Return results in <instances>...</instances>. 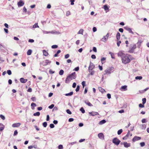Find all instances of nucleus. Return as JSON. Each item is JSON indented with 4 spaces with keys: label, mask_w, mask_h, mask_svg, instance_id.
<instances>
[{
    "label": "nucleus",
    "mask_w": 149,
    "mask_h": 149,
    "mask_svg": "<svg viewBox=\"0 0 149 149\" xmlns=\"http://www.w3.org/2000/svg\"><path fill=\"white\" fill-rule=\"evenodd\" d=\"M118 56L121 58L123 63L126 64L129 63L131 61L134 60V58L131 55L128 54H125L123 51H120L117 54Z\"/></svg>",
    "instance_id": "1"
},
{
    "label": "nucleus",
    "mask_w": 149,
    "mask_h": 149,
    "mask_svg": "<svg viewBox=\"0 0 149 149\" xmlns=\"http://www.w3.org/2000/svg\"><path fill=\"white\" fill-rule=\"evenodd\" d=\"M120 142V141L116 137L114 138L112 140V143L116 146H118Z\"/></svg>",
    "instance_id": "2"
},
{
    "label": "nucleus",
    "mask_w": 149,
    "mask_h": 149,
    "mask_svg": "<svg viewBox=\"0 0 149 149\" xmlns=\"http://www.w3.org/2000/svg\"><path fill=\"white\" fill-rule=\"evenodd\" d=\"M68 77L72 80L76 78V73L74 72L72 73L71 74H70L68 76Z\"/></svg>",
    "instance_id": "3"
},
{
    "label": "nucleus",
    "mask_w": 149,
    "mask_h": 149,
    "mask_svg": "<svg viewBox=\"0 0 149 149\" xmlns=\"http://www.w3.org/2000/svg\"><path fill=\"white\" fill-rule=\"evenodd\" d=\"M136 48V46L135 44L133 45L131 47H130L128 52L130 53H133L134 50Z\"/></svg>",
    "instance_id": "4"
},
{
    "label": "nucleus",
    "mask_w": 149,
    "mask_h": 149,
    "mask_svg": "<svg viewBox=\"0 0 149 149\" xmlns=\"http://www.w3.org/2000/svg\"><path fill=\"white\" fill-rule=\"evenodd\" d=\"M132 135V134L130 133V130H128L127 132V133L126 135L124 137H123L122 138L123 140H126L127 139L129 136H131Z\"/></svg>",
    "instance_id": "5"
},
{
    "label": "nucleus",
    "mask_w": 149,
    "mask_h": 149,
    "mask_svg": "<svg viewBox=\"0 0 149 149\" xmlns=\"http://www.w3.org/2000/svg\"><path fill=\"white\" fill-rule=\"evenodd\" d=\"M109 37V33H108L105 36H104L102 38L101 40L104 42H106L107 40Z\"/></svg>",
    "instance_id": "6"
},
{
    "label": "nucleus",
    "mask_w": 149,
    "mask_h": 149,
    "mask_svg": "<svg viewBox=\"0 0 149 149\" xmlns=\"http://www.w3.org/2000/svg\"><path fill=\"white\" fill-rule=\"evenodd\" d=\"M121 145H123L125 147L127 148L130 147L131 146L130 143H127V142H121L120 143Z\"/></svg>",
    "instance_id": "7"
},
{
    "label": "nucleus",
    "mask_w": 149,
    "mask_h": 149,
    "mask_svg": "<svg viewBox=\"0 0 149 149\" xmlns=\"http://www.w3.org/2000/svg\"><path fill=\"white\" fill-rule=\"evenodd\" d=\"M95 66L94 65L93 63L90 62L88 67V70H93L95 68Z\"/></svg>",
    "instance_id": "8"
},
{
    "label": "nucleus",
    "mask_w": 149,
    "mask_h": 149,
    "mask_svg": "<svg viewBox=\"0 0 149 149\" xmlns=\"http://www.w3.org/2000/svg\"><path fill=\"white\" fill-rule=\"evenodd\" d=\"M124 29L127 31H128L130 33H131L132 34H134V32L132 31L131 29L128 27L127 26L124 27Z\"/></svg>",
    "instance_id": "9"
},
{
    "label": "nucleus",
    "mask_w": 149,
    "mask_h": 149,
    "mask_svg": "<svg viewBox=\"0 0 149 149\" xmlns=\"http://www.w3.org/2000/svg\"><path fill=\"white\" fill-rule=\"evenodd\" d=\"M90 116H95L99 115V113L97 112L92 111V112H89V113Z\"/></svg>",
    "instance_id": "10"
},
{
    "label": "nucleus",
    "mask_w": 149,
    "mask_h": 149,
    "mask_svg": "<svg viewBox=\"0 0 149 149\" xmlns=\"http://www.w3.org/2000/svg\"><path fill=\"white\" fill-rule=\"evenodd\" d=\"M24 2L22 0H20L17 3V5L18 7H20L23 6L24 5Z\"/></svg>",
    "instance_id": "11"
},
{
    "label": "nucleus",
    "mask_w": 149,
    "mask_h": 149,
    "mask_svg": "<svg viewBox=\"0 0 149 149\" xmlns=\"http://www.w3.org/2000/svg\"><path fill=\"white\" fill-rule=\"evenodd\" d=\"M98 136L100 139L103 140L104 139V136L102 133H99L98 134Z\"/></svg>",
    "instance_id": "12"
},
{
    "label": "nucleus",
    "mask_w": 149,
    "mask_h": 149,
    "mask_svg": "<svg viewBox=\"0 0 149 149\" xmlns=\"http://www.w3.org/2000/svg\"><path fill=\"white\" fill-rule=\"evenodd\" d=\"M127 86L126 85L123 86L121 87L120 90L122 91H125L127 90Z\"/></svg>",
    "instance_id": "13"
},
{
    "label": "nucleus",
    "mask_w": 149,
    "mask_h": 149,
    "mask_svg": "<svg viewBox=\"0 0 149 149\" xmlns=\"http://www.w3.org/2000/svg\"><path fill=\"white\" fill-rule=\"evenodd\" d=\"M141 138L140 137L135 136L132 139V141L133 142H134L136 141L139 140L141 139Z\"/></svg>",
    "instance_id": "14"
},
{
    "label": "nucleus",
    "mask_w": 149,
    "mask_h": 149,
    "mask_svg": "<svg viewBox=\"0 0 149 149\" xmlns=\"http://www.w3.org/2000/svg\"><path fill=\"white\" fill-rule=\"evenodd\" d=\"M21 125V124L20 123H15L13 124L12 125V126L13 127H18Z\"/></svg>",
    "instance_id": "15"
},
{
    "label": "nucleus",
    "mask_w": 149,
    "mask_h": 149,
    "mask_svg": "<svg viewBox=\"0 0 149 149\" xmlns=\"http://www.w3.org/2000/svg\"><path fill=\"white\" fill-rule=\"evenodd\" d=\"M20 81L21 82L23 83H24L27 81V79H24L23 78H21L20 79Z\"/></svg>",
    "instance_id": "16"
},
{
    "label": "nucleus",
    "mask_w": 149,
    "mask_h": 149,
    "mask_svg": "<svg viewBox=\"0 0 149 149\" xmlns=\"http://www.w3.org/2000/svg\"><path fill=\"white\" fill-rule=\"evenodd\" d=\"M103 8L106 11V12H108L109 10V8L107 5H104Z\"/></svg>",
    "instance_id": "17"
},
{
    "label": "nucleus",
    "mask_w": 149,
    "mask_h": 149,
    "mask_svg": "<svg viewBox=\"0 0 149 149\" xmlns=\"http://www.w3.org/2000/svg\"><path fill=\"white\" fill-rule=\"evenodd\" d=\"M5 127L4 125L1 123H0V131H2Z\"/></svg>",
    "instance_id": "18"
},
{
    "label": "nucleus",
    "mask_w": 149,
    "mask_h": 149,
    "mask_svg": "<svg viewBox=\"0 0 149 149\" xmlns=\"http://www.w3.org/2000/svg\"><path fill=\"white\" fill-rule=\"evenodd\" d=\"M42 52L43 53V55L45 56H47L49 55V53L48 52L45 50H42Z\"/></svg>",
    "instance_id": "19"
},
{
    "label": "nucleus",
    "mask_w": 149,
    "mask_h": 149,
    "mask_svg": "<svg viewBox=\"0 0 149 149\" xmlns=\"http://www.w3.org/2000/svg\"><path fill=\"white\" fill-rule=\"evenodd\" d=\"M36 106V104L34 103H32L31 104V109L33 110L35 109V107Z\"/></svg>",
    "instance_id": "20"
},
{
    "label": "nucleus",
    "mask_w": 149,
    "mask_h": 149,
    "mask_svg": "<svg viewBox=\"0 0 149 149\" xmlns=\"http://www.w3.org/2000/svg\"><path fill=\"white\" fill-rule=\"evenodd\" d=\"M120 34L119 32H118L116 33V38L117 40H119L120 38Z\"/></svg>",
    "instance_id": "21"
},
{
    "label": "nucleus",
    "mask_w": 149,
    "mask_h": 149,
    "mask_svg": "<svg viewBox=\"0 0 149 149\" xmlns=\"http://www.w3.org/2000/svg\"><path fill=\"white\" fill-rule=\"evenodd\" d=\"M71 80L68 77H67L65 80V82L66 83H68Z\"/></svg>",
    "instance_id": "22"
},
{
    "label": "nucleus",
    "mask_w": 149,
    "mask_h": 149,
    "mask_svg": "<svg viewBox=\"0 0 149 149\" xmlns=\"http://www.w3.org/2000/svg\"><path fill=\"white\" fill-rule=\"evenodd\" d=\"M99 91L102 93H104L106 92L105 90L101 87H99Z\"/></svg>",
    "instance_id": "23"
},
{
    "label": "nucleus",
    "mask_w": 149,
    "mask_h": 149,
    "mask_svg": "<svg viewBox=\"0 0 149 149\" xmlns=\"http://www.w3.org/2000/svg\"><path fill=\"white\" fill-rule=\"evenodd\" d=\"M105 72L106 74H110L111 73V70L110 68L107 69L105 70Z\"/></svg>",
    "instance_id": "24"
},
{
    "label": "nucleus",
    "mask_w": 149,
    "mask_h": 149,
    "mask_svg": "<svg viewBox=\"0 0 149 149\" xmlns=\"http://www.w3.org/2000/svg\"><path fill=\"white\" fill-rule=\"evenodd\" d=\"M51 63V61L49 60L46 59L45 60V65H46L49 64H50Z\"/></svg>",
    "instance_id": "25"
},
{
    "label": "nucleus",
    "mask_w": 149,
    "mask_h": 149,
    "mask_svg": "<svg viewBox=\"0 0 149 149\" xmlns=\"http://www.w3.org/2000/svg\"><path fill=\"white\" fill-rule=\"evenodd\" d=\"M109 54H110L112 58L113 59L115 58V56L114 54L112 52H109Z\"/></svg>",
    "instance_id": "26"
},
{
    "label": "nucleus",
    "mask_w": 149,
    "mask_h": 149,
    "mask_svg": "<svg viewBox=\"0 0 149 149\" xmlns=\"http://www.w3.org/2000/svg\"><path fill=\"white\" fill-rule=\"evenodd\" d=\"M61 52V51L60 50H58L57 52H56V53L54 55V57H56L58 56V54L60 53Z\"/></svg>",
    "instance_id": "27"
},
{
    "label": "nucleus",
    "mask_w": 149,
    "mask_h": 149,
    "mask_svg": "<svg viewBox=\"0 0 149 149\" xmlns=\"http://www.w3.org/2000/svg\"><path fill=\"white\" fill-rule=\"evenodd\" d=\"M142 42L141 40H139L138 41V42L137 43V44L138 45V47H140Z\"/></svg>",
    "instance_id": "28"
},
{
    "label": "nucleus",
    "mask_w": 149,
    "mask_h": 149,
    "mask_svg": "<svg viewBox=\"0 0 149 149\" xmlns=\"http://www.w3.org/2000/svg\"><path fill=\"white\" fill-rule=\"evenodd\" d=\"M73 93L72 92H71L69 93L65 94V95L66 96H70L73 94Z\"/></svg>",
    "instance_id": "29"
},
{
    "label": "nucleus",
    "mask_w": 149,
    "mask_h": 149,
    "mask_svg": "<svg viewBox=\"0 0 149 149\" xmlns=\"http://www.w3.org/2000/svg\"><path fill=\"white\" fill-rule=\"evenodd\" d=\"M32 52V51L31 49H29L27 52V54L28 55H30Z\"/></svg>",
    "instance_id": "30"
},
{
    "label": "nucleus",
    "mask_w": 149,
    "mask_h": 149,
    "mask_svg": "<svg viewBox=\"0 0 149 149\" xmlns=\"http://www.w3.org/2000/svg\"><path fill=\"white\" fill-rule=\"evenodd\" d=\"M85 103L87 105H88L89 106L91 107V106H93V105L90 102H89V101H87V102L85 101Z\"/></svg>",
    "instance_id": "31"
},
{
    "label": "nucleus",
    "mask_w": 149,
    "mask_h": 149,
    "mask_svg": "<svg viewBox=\"0 0 149 149\" xmlns=\"http://www.w3.org/2000/svg\"><path fill=\"white\" fill-rule=\"evenodd\" d=\"M33 28H39V26L38 25V23H36L34 25H33Z\"/></svg>",
    "instance_id": "32"
},
{
    "label": "nucleus",
    "mask_w": 149,
    "mask_h": 149,
    "mask_svg": "<svg viewBox=\"0 0 149 149\" xmlns=\"http://www.w3.org/2000/svg\"><path fill=\"white\" fill-rule=\"evenodd\" d=\"M88 71L91 75H93V74H94L95 73V71L94 70H90Z\"/></svg>",
    "instance_id": "33"
},
{
    "label": "nucleus",
    "mask_w": 149,
    "mask_h": 149,
    "mask_svg": "<svg viewBox=\"0 0 149 149\" xmlns=\"http://www.w3.org/2000/svg\"><path fill=\"white\" fill-rule=\"evenodd\" d=\"M40 112H36V113H34L33 114V115L34 116H40Z\"/></svg>",
    "instance_id": "34"
},
{
    "label": "nucleus",
    "mask_w": 149,
    "mask_h": 149,
    "mask_svg": "<svg viewBox=\"0 0 149 149\" xmlns=\"http://www.w3.org/2000/svg\"><path fill=\"white\" fill-rule=\"evenodd\" d=\"M106 122V121L105 120H103L100 122L99 124L100 125H102L105 123Z\"/></svg>",
    "instance_id": "35"
},
{
    "label": "nucleus",
    "mask_w": 149,
    "mask_h": 149,
    "mask_svg": "<svg viewBox=\"0 0 149 149\" xmlns=\"http://www.w3.org/2000/svg\"><path fill=\"white\" fill-rule=\"evenodd\" d=\"M84 31V30L83 29H80L79 31L78 32V34H81L82 35L83 34V33Z\"/></svg>",
    "instance_id": "36"
},
{
    "label": "nucleus",
    "mask_w": 149,
    "mask_h": 149,
    "mask_svg": "<svg viewBox=\"0 0 149 149\" xmlns=\"http://www.w3.org/2000/svg\"><path fill=\"white\" fill-rule=\"evenodd\" d=\"M117 44L118 47L120 46V44L121 43V41L119 40H117Z\"/></svg>",
    "instance_id": "37"
},
{
    "label": "nucleus",
    "mask_w": 149,
    "mask_h": 149,
    "mask_svg": "<svg viewBox=\"0 0 149 149\" xmlns=\"http://www.w3.org/2000/svg\"><path fill=\"white\" fill-rule=\"evenodd\" d=\"M142 78V77L141 76H137L135 77V79L136 80H141Z\"/></svg>",
    "instance_id": "38"
},
{
    "label": "nucleus",
    "mask_w": 149,
    "mask_h": 149,
    "mask_svg": "<svg viewBox=\"0 0 149 149\" xmlns=\"http://www.w3.org/2000/svg\"><path fill=\"white\" fill-rule=\"evenodd\" d=\"M123 132L122 129H120L117 132V133L118 135H120Z\"/></svg>",
    "instance_id": "39"
},
{
    "label": "nucleus",
    "mask_w": 149,
    "mask_h": 149,
    "mask_svg": "<svg viewBox=\"0 0 149 149\" xmlns=\"http://www.w3.org/2000/svg\"><path fill=\"white\" fill-rule=\"evenodd\" d=\"M86 81H83L81 82V84L83 88L85 86H86Z\"/></svg>",
    "instance_id": "40"
},
{
    "label": "nucleus",
    "mask_w": 149,
    "mask_h": 149,
    "mask_svg": "<svg viewBox=\"0 0 149 149\" xmlns=\"http://www.w3.org/2000/svg\"><path fill=\"white\" fill-rule=\"evenodd\" d=\"M64 71L63 70H61L59 72V74L60 75H62L64 73Z\"/></svg>",
    "instance_id": "41"
},
{
    "label": "nucleus",
    "mask_w": 149,
    "mask_h": 149,
    "mask_svg": "<svg viewBox=\"0 0 149 149\" xmlns=\"http://www.w3.org/2000/svg\"><path fill=\"white\" fill-rule=\"evenodd\" d=\"M142 103L143 104H144L146 102V99L145 98H143L142 100Z\"/></svg>",
    "instance_id": "42"
},
{
    "label": "nucleus",
    "mask_w": 149,
    "mask_h": 149,
    "mask_svg": "<svg viewBox=\"0 0 149 149\" xmlns=\"http://www.w3.org/2000/svg\"><path fill=\"white\" fill-rule=\"evenodd\" d=\"M80 111L81 112L84 113H85V110H84V109L83 108V107H81L80 109Z\"/></svg>",
    "instance_id": "43"
},
{
    "label": "nucleus",
    "mask_w": 149,
    "mask_h": 149,
    "mask_svg": "<svg viewBox=\"0 0 149 149\" xmlns=\"http://www.w3.org/2000/svg\"><path fill=\"white\" fill-rule=\"evenodd\" d=\"M80 89V86L79 85H77V86L76 88V89L75 91L76 92H78Z\"/></svg>",
    "instance_id": "44"
},
{
    "label": "nucleus",
    "mask_w": 149,
    "mask_h": 149,
    "mask_svg": "<svg viewBox=\"0 0 149 149\" xmlns=\"http://www.w3.org/2000/svg\"><path fill=\"white\" fill-rule=\"evenodd\" d=\"M58 46L56 45H53L52 46V49H56L58 47Z\"/></svg>",
    "instance_id": "45"
},
{
    "label": "nucleus",
    "mask_w": 149,
    "mask_h": 149,
    "mask_svg": "<svg viewBox=\"0 0 149 149\" xmlns=\"http://www.w3.org/2000/svg\"><path fill=\"white\" fill-rule=\"evenodd\" d=\"M42 125L43 127H46L47 125V123L46 122H45L43 123Z\"/></svg>",
    "instance_id": "46"
},
{
    "label": "nucleus",
    "mask_w": 149,
    "mask_h": 149,
    "mask_svg": "<svg viewBox=\"0 0 149 149\" xmlns=\"http://www.w3.org/2000/svg\"><path fill=\"white\" fill-rule=\"evenodd\" d=\"M0 117L3 120H4L5 119V116H3L2 115H0Z\"/></svg>",
    "instance_id": "47"
},
{
    "label": "nucleus",
    "mask_w": 149,
    "mask_h": 149,
    "mask_svg": "<svg viewBox=\"0 0 149 149\" xmlns=\"http://www.w3.org/2000/svg\"><path fill=\"white\" fill-rule=\"evenodd\" d=\"M58 148L59 149H63V146L62 145H60L58 146Z\"/></svg>",
    "instance_id": "48"
},
{
    "label": "nucleus",
    "mask_w": 149,
    "mask_h": 149,
    "mask_svg": "<svg viewBox=\"0 0 149 149\" xmlns=\"http://www.w3.org/2000/svg\"><path fill=\"white\" fill-rule=\"evenodd\" d=\"M66 112L68 113L69 114H72L71 112L69 109H67L66 110Z\"/></svg>",
    "instance_id": "49"
},
{
    "label": "nucleus",
    "mask_w": 149,
    "mask_h": 149,
    "mask_svg": "<svg viewBox=\"0 0 149 149\" xmlns=\"http://www.w3.org/2000/svg\"><path fill=\"white\" fill-rule=\"evenodd\" d=\"M7 73L9 75H10L12 74L11 71L10 70H7Z\"/></svg>",
    "instance_id": "50"
},
{
    "label": "nucleus",
    "mask_w": 149,
    "mask_h": 149,
    "mask_svg": "<svg viewBox=\"0 0 149 149\" xmlns=\"http://www.w3.org/2000/svg\"><path fill=\"white\" fill-rule=\"evenodd\" d=\"M54 104H52L50 106H49L48 108L50 109H52L54 107Z\"/></svg>",
    "instance_id": "51"
},
{
    "label": "nucleus",
    "mask_w": 149,
    "mask_h": 149,
    "mask_svg": "<svg viewBox=\"0 0 149 149\" xmlns=\"http://www.w3.org/2000/svg\"><path fill=\"white\" fill-rule=\"evenodd\" d=\"M140 145L141 147H143L145 145V143L144 142H142L140 143Z\"/></svg>",
    "instance_id": "52"
},
{
    "label": "nucleus",
    "mask_w": 149,
    "mask_h": 149,
    "mask_svg": "<svg viewBox=\"0 0 149 149\" xmlns=\"http://www.w3.org/2000/svg\"><path fill=\"white\" fill-rule=\"evenodd\" d=\"M79 67H77L74 68L73 70L77 71L79 70Z\"/></svg>",
    "instance_id": "53"
},
{
    "label": "nucleus",
    "mask_w": 149,
    "mask_h": 149,
    "mask_svg": "<svg viewBox=\"0 0 149 149\" xmlns=\"http://www.w3.org/2000/svg\"><path fill=\"white\" fill-rule=\"evenodd\" d=\"M70 15V11H67L66 13V16H68Z\"/></svg>",
    "instance_id": "54"
},
{
    "label": "nucleus",
    "mask_w": 149,
    "mask_h": 149,
    "mask_svg": "<svg viewBox=\"0 0 149 149\" xmlns=\"http://www.w3.org/2000/svg\"><path fill=\"white\" fill-rule=\"evenodd\" d=\"M70 56V55L69 54H66L65 56V59H67Z\"/></svg>",
    "instance_id": "55"
},
{
    "label": "nucleus",
    "mask_w": 149,
    "mask_h": 149,
    "mask_svg": "<svg viewBox=\"0 0 149 149\" xmlns=\"http://www.w3.org/2000/svg\"><path fill=\"white\" fill-rule=\"evenodd\" d=\"M88 91V88L87 87H86L85 88L84 91V94H86V93H87Z\"/></svg>",
    "instance_id": "56"
},
{
    "label": "nucleus",
    "mask_w": 149,
    "mask_h": 149,
    "mask_svg": "<svg viewBox=\"0 0 149 149\" xmlns=\"http://www.w3.org/2000/svg\"><path fill=\"white\" fill-rule=\"evenodd\" d=\"M18 134V132L17 130H15L13 134V136H15L16 135Z\"/></svg>",
    "instance_id": "57"
},
{
    "label": "nucleus",
    "mask_w": 149,
    "mask_h": 149,
    "mask_svg": "<svg viewBox=\"0 0 149 149\" xmlns=\"http://www.w3.org/2000/svg\"><path fill=\"white\" fill-rule=\"evenodd\" d=\"M49 126L51 128H53L54 127V125L53 124H50V125H49Z\"/></svg>",
    "instance_id": "58"
},
{
    "label": "nucleus",
    "mask_w": 149,
    "mask_h": 149,
    "mask_svg": "<svg viewBox=\"0 0 149 149\" xmlns=\"http://www.w3.org/2000/svg\"><path fill=\"white\" fill-rule=\"evenodd\" d=\"M93 51L95 52H97V49L96 48V47H93Z\"/></svg>",
    "instance_id": "59"
},
{
    "label": "nucleus",
    "mask_w": 149,
    "mask_h": 149,
    "mask_svg": "<svg viewBox=\"0 0 149 149\" xmlns=\"http://www.w3.org/2000/svg\"><path fill=\"white\" fill-rule=\"evenodd\" d=\"M107 98L108 99H109L111 98V95L110 94H109V93L107 94Z\"/></svg>",
    "instance_id": "60"
},
{
    "label": "nucleus",
    "mask_w": 149,
    "mask_h": 149,
    "mask_svg": "<svg viewBox=\"0 0 149 149\" xmlns=\"http://www.w3.org/2000/svg\"><path fill=\"white\" fill-rule=\"evenodd\" d=\"M106 60V58L104 57H103L101 59V61L102 63H103V62L104 61H105Z\"/></svg>",
    "instance_id": "61"
},
{
    "label": "nucleus",
    "mask_w": 149,
    "mask_h": 149,
    "mask_svg": "<svg viewBox=\"0 0 149 149\" xmlns=\"http://www.w3.org/2000/svg\"><path fill=\"white\" fill-rule=\"evenodd\" d=\"M139 107L140 108H143L144 107V104H139Z\"/></svg>",
    "instance_id": "62"
},
{
    "label": "nucleus",
    "mask_w": 149,
    "mask_h": 149,
    "mask_svg": "<svg viewBox=\"0 0 149 149\" xmlns=\"http://www.w3.org/2000/svg\"><path fill=\"white\" fill-rule=\"evenodd\" d=\"M49 72L50 74H54V73L55 72L52 70H50L49 71Z\"/></svg>",
    "instance_id": "63"
},
{
    "label": "nucleus",
    "mask_w": 149,
    "mask_h": 149,
    "mask_svg": "<svg viewBox=\"0 0 149 149\" xmlns=\"http://www.w3.org/2000/svg\"><path fill=\"white\" fill-rule=\"evenodd\" d=\"M91 58L92 59H95L96 58L94 54H93L91 56Z\"/></svg>",
    "instance_id": "64"
}]
</instances>
